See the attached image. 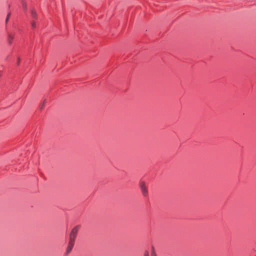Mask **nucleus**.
<instances>
[{"instance_id": "9", "label": "nucleus", "mask_w": 256, "mask_h": 256, "mask_svg": "<svg viewBox=\"0 0 256 256\" xmlns=\"http://www.w3.org/2000/svg\"><path fill=\"white\" fill-rule=\"evenodd\" d=\"M10 15V14H8V16H7V17H6V23H7V22H8V18H9Z\"/></svg>"}, {"instance_id": "8", "label": "nucleus", "mask_w": 256, "mask_h": 256, "mask_svg": "<svg viewBox=\"0 0 256 256\" xmlns=\"http://www.w3.org/2000/svg\"><path fill=\"white\" fill-rule=\"evenodd\" d=\"M144 256H149V253L148 251L144 252Z\"/></svg>"}, {"instance_id": "11", "label": "nucleus", "mask_w": 256, "mask_h": 256, "mask_svg": "<svg viewBox=\"0 0 256 256\" xmlns=\"http://www.w3.org/2000/svg\"><path fill=\"white\" fill-rule=\"evenodd\" d=\"M22 5H23V8H26V4L24 2H22Z\"/></svg>"}, {"instance_id": "7", "label": "nucleus", "mask_w": 256, "mask_h": 256, "mask_svg": "<svg viewBox=\"0 0 256 256\" xmlns=\"http://www.w3.org/2000/svg\"><path fill=\"white\" fill-rule=\"evenodd\" d=\"M32 28H36V24L34 22H32Z\"/></svg>"}, {"instance_id": "2", "label": "nucleus", "mask_w": 256, "mask_h": 256, "mask_svg": "<svg viewBox=\"0 0 256 256\" xmlns=\"http://www.w3.org/2000/svg\"><path fill=\"white\" fill-rule=\"evenodd\" d=\"M139 185L142 194L146 196L148 194V190L144 182L140 181Z\"/></svg>"}, {"instance_id": "10", "label": "nucleus", "mask_w": 256, "mask_h": 256, "mask_svg": "<svg viewBox=\"0 0 256 256\" xmlns=\"http://www.w3.org/2000/svg\"><path fill=\"white\" fill-rule=\"evenodd\" d=\"M45 102H46V100H44V102L42 103V106H40V108L41 109H42V108H43V107L44 106Z\"/></svg>"}, {"instance_id": "12", "label": "nucleus", "mask_w": 256, "mask_h": 256, "mask_svg": "<svg viewBox=\"0 0 256 256\" xmlns=\"http://www.w3.org/2000/svg\"><path fill=\"white\" fill-rule=\"evenodd\" d=\"M20 58H18V60H17V64H19L20 62Z\"/></svg>"}, {"instance_id": "1", "label": "nucleus", "mask_w": 256, "mask_h": 256, "mask_svg": "<svg viewBox=\"0 0 256 256\" xmlns=\"http://www.w3.org/2000/svg\"><path fill=\"white\" fill-rule=\"evenodd\" d=\"M79 228H80V226H77L72 229V230L70 232V241H72V242H75V240L76 238V235H77Z\"/></svg>"}, {"instance_id": "4", "label": "nucleus", "mask_w": 256, "mask_h": 256, "mask_svg": "<svg viewBox=\"0 0 256 256\" xmlns=\"http://www.w3.org/2000/svg\"><path fill=\"white\" fill-rule=\"evenodd\" d=\"M14 36L12 34H8L7 41H8V43L9 44H12V41L14 39Z\"/></svg>"}, {"instance_id": "6", "label": "nucleus", "mask_w": 256, "mask_h": 256, "mask_svg": "<svg viewBox=\"0 0 256 256\" xmlns=\"http://www.w3.org/2000/svg\"><path fill=\"white\" fill-rule=\"evenodd\" d=\"M32 16L34 18H36V11H34V10H32Z\"/></svg>"}, {"instance_id": "5", "label": "nucleus", "mask_w": 256, "mask_h": 256, "mask_svg": "<svg viewBox=\"0 0 256 256\" xmlns=\"http://www.w3.org/2000/svg\"><path fill=\"white\" fill-rule=\"evenodd\" d=\"M151 256H156V253L154 251V248L152 247V250L151 252Z\"/></svg>"}, {"instance_id": "3", "label": "nucleus", "mask_w": 256, "mask_h": 256, "mask_svg": "<svg viewBox=\"0 0 256 256\" xmlns=\"http://www.w3.org/2000/svg\"><path fill=\"white\" fill-rule=\"evenodd\" d=\"M74 242L70 241L68 242V247L66 250V254H68L72 250L74 246Z\"/></svg>"}]
</instances>
